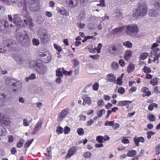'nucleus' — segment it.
I'll use <instances>...</instances> for the list:
<instances>
[{"label":"nucleus","mask_w":160,"mask_h":160,"mask_svg":"<svg viewBox=\"0 0 160 160\" xmlns=\"http://www.w3.org/2000/svg\"><path fill=\"white\" fill-rule=\"evenodd\" d=\"M124 27H121L115 28L112 30V32L113 33H117L120 32L122 31L124 29Z\"/></svg>","instance_id":"22"},{"label":"nucleus","mask_w":160,"mask_h":160,"mask_svg":"<svg viewBox=\"0 0 160 160\" xmlns=\"http://www.w3.org/2000/svg\"><path fill=\"white\" fill-rule=\"evenodd\" d=\"M138 28L136 25H129L126 27V32L129 35L133 36L136 35L138 32Z\"/></svg>","instance_id":"6"},{"label":"nucleus","mask_w":160,"mask_h":160,"mask_svg":"<svg viewBox=\"0 0 160 160\" xmlns=\"http://www.w3.org/2000/svg\"><path fill=\"white\" fill-rule=\"evenodd\" d=\"M8 142L9 143H12L14 141V138L12 135H9L8 137Z\"/></svg>","instance_id":"61"},{"label":"nucleus","mask_w":160,"mask_h":160,"mask_svg":"<svg viewBox=\"0 0 160 160\" xmlns=\"http://www.w3.org/2000/svg\"><path fill=\"white\" fill-rule=\"evenodd\" d=\"M119 63L120 65L122 67H123L125 65V62L123 59H120L119 61Z\"/></svg>","instance_id":"59"},{"label":"nucleus","mask_w":160,"mask_h":160,"mask_svg":"<svg viewBox=\"0 0 160 160\" xmlns=\"http://www.w3.org/2000/svg\"><path fill=\"white\" fill-rule=\"evenodd\" d=\"M38 57L40 61L44 63H48L50 62L52 58V55L48 52H40Z\"/></svg>","instance_id":"4"},{"label":"nucleus","mask_w":160,"mask_h":160,"mask_svg":"<svg viewBox=\"0 0 160 160\" xmlns=\"http://www.w3.org/2000/svg\"><path fill=\"white\" fill-rule=\"evenodd\" d=\"M134 143L137 147H139L140 145L139 142L143 143L145 142V139L143 137H135L133 138Z\"/></svg>","instance_id":"12"},{"label":"nucleus","mask_w":160,"mask_h":160,"mask_svg":"<svg viewBox=\"0 0 160 160\" xmlns=\"http://www.w3.org/2000/svg\"><path fill=\"white\" fill-rule=\"evenodd\" d=\"M123 74H122L120 77H119L116 80V83L117 85H121L122 84L123 82L122 81V76Z\"/></svg>","instance_id":"28"},{"label":"nucleus","mask_w":160,"mask_h":160,"mask_svg":"<svg viewBox=\"0 0 160 160\" xmlns=\"http://www.w3.org/2000/svg\"><path fill=\"white\" fill-rule=\"evenodd\" d=\"M57 10L60 14L63 15L68 16L69 15V12L64 8H57Z\"/></svg>","instance_id":"20"},{"label":"nucleus","mask_w":160,"mask_h":160,"mask_svg":"<svg viewBox=\"0 0 160 160\" xmlns=\"http://www.w3.org/2000/svg\"><path fill=\"white\" fill-rule=\"evenodd\" d=\"M148 55L147 53H143L141 54L139 58L141 59L144 60L146 59Z\"/></svg>","instance_id":"35"},{"label":"nucleus","mask_w":160,"mask_h":160,"mask_svg":"<svg viewBox=\"0 0 160 160\" xmlns=\"http://www.w3.org/2000/svg\"><path fill=\"white\" fill-rule=\"evenodd\" d=\"M13 22L18 28L21 27L23 26V23L21 19L18 17H14L13 19Z\"/></svg>","instance_id":"11"},{"label":"nucleus","mask_w":160,"mask_h":160,"mask_svg":"<svg viewBox=\"0 0 160 160\" xmlns=\"http://www.w3.org/2000/svg\"><path fill=\"white\" fill-rule=\"evenodd\" d=\"M39 37L41 40L44 42H47L49 40L48 35L46 33H42L39 35Z\"/></svg>","instance_id":"16"},{"label":"nucleus","mask_w":160,"mask_h":160,"mask_svg":"<svg viewBox=\"0 0 160 160\" xmlns=\"http://www.w3.org/2000/svg\"><path fill=\"white\" fill-rule=\"evenodd\" d=\"M18 5L19 7H22L23 10L26 12V14L25 15L26 19H24L23 21L26 25H28L30 28H32L34 26V24L27 10V7H28L30 11L33 12L38 11L40 8L39 0H29L28 2L27 0H23L21 1L18 2Z\"/></svg>","instance_id":"1"},{"label":"nucleus","mask_w":160,"mask_h":160,"mask_svg":"<svg viewBox=\"0 0 160 160\" xmlns=\"http://www.w3.org/2000/svg\"><path fill=\"white\" fill-rule=\"evenodd\" d=\"M0 122L5 126H8L10 124V121L9 119L2 116L0 119Z\"/></svg>","instance_id":"19"},{"label":"nucleus","mask_w":160,"mask_h":160,"mask_svg":"<svg viewBox=\"0 0 160 160\" xmlns=\"http://www.w3.org/2000/svg\"><path fill=\"white\" fill-rule=\"evenodd\" d=\"M111 49L110 50L113 51H118L119 50L120 45L119 44H116L114 45H112L110 48Z\"/></svg>","instance_id":"24"},{"label":"nucleus","mask_w":160,"mask_h":160,"mask_svg":"<svg viewBox=\"0 0 160 160\" xmlns=\"http://www.w3.org/2000/svg\"><path fill=\"white\" fill-rule=\"evenodd\" d=\"M158 106V105L157 104L155 103H152L149 104L148 107V109L149 111H152L154 107L157 108Z\"/></svg>","instance_id":"30"},{"label":"nucleus","mask_w":160,"mask_h":160,"mask_svg":"<svg viewBox=\"0 0 160 160\" xmlns=\"http://www.w3.org/2000/svg\"><path fill=\"white\" fill-rule=\"evenodd\" d=\"M24 142V140L23 139H20L19 142L17 144V147L18 148H21Z\"/></svg>","instance_id":"39"},{"label":"nucleus","mask_w":160,"mask_h":160,"mask_svg":"<svg viewBox=\"0 0 160 160\" xmlns=\"http://www.w3.org/2000/svg\"><path fill=\"white\" fill-rule=\"evenodd\" d=\"M68 113V109L66 108L62 110L59 113L58 116L57 117V121L58 122H60L63 120V118L65 117L66 115Z\"/></svg>","instance_id":"9"},{"label":"nucleus","mask_w":160,"mask_h":160,"mask_svg":"<svg viewBox=\"0 0 160 160\" xmlns=\"http://www.w3.org/2000/svg\"><path fill=\"white\" fill-rule=\"evenodd\" d=\"M88 27L89 29H93L94 28L95 26L93 23H89L88 24Z\"/></svg>","instance_id":"64"},{"label":"nucleus","mask_w":160,"mask_h":160,"mask_svg":"<svg viewBox=\"0 0 160 160\" xmlns=\"http://www.w3.org/2000/svg\"><path fill=\"white\" fill-rule=\"evenodd\" d=\"M70 131V129L69 127L67 126L65 127L64 130V132L65 134H68L69 133Z\"/></svg>","instance_id":"52"},{"label":"nucleus","mask_w":160,"mask_h":160,"mask_svg":"<svg viewBox=\"0 0 160 160\" xmlns=\"http://www.w3.org/2000/svg\"><path fill=\"white\" fill-rule=\"evenodd\" d=\"M92 154L90 152H85L83 155V156L85 158H90L91 157Z\"/></svg>","instance_id":"37"},{"label":"nucleus","mask_w":160,"mask_h":160,"mask_svg":"<svg viewBox=\"0 0 160 160\" xmlns=\"http://www.w3.org/2000/svg\"><path fill=\"white\" fill-rule=\"evenodd\" d=\"M24 35L19 34L16 35V37L17 40L20 43L22 44L23 42H26L29 39V36L25 31Z\"/></svg>","instance_id":"7"},{"label":"nucleus","mask_w":160,"mask_h":160,"mask_svg":"<svg viewBox=\"0 0 160 160\" xmlns=\"http://www.w3.org/2000/svg\"><path fill=\"white\" fill-rule=\"evenodd\" d=\"M114 123V121H107L105 122L104 124L106 126H113Z\"/></svg>","instance_id":"41"},{"label":"nucleus","mask_w":160,"mask_h":160,"mask_svg":"<svg viewBox=\"0 0 160 160\" xmlns=\"http://www.w3.org/2000/svg\"><path fill=\"white\" fill-rule=\"evenodd\" d=\"M30 121L28 122V121L27 119H24L23 120V125L25 127H27L29 126V122Z\"/></svg>","instance_id":"56"},{"label":"nucleus","mask_w":160,"mask_h":160,"mask_svg":"<svg viewBox=\"0 0 160 160\" xmlns=\"http://www.w3.org/2000/svg\"><path fill=\"white\" fill-rule=\"evenodd\" d=\"M118 91V92L120 94H123L124 93L125 90L123 88L121 87L119 88Z\"/></svg>","instance_id":"55"},{"label":"nucleus","mask_w":160,"mask_h":160,"mask_svg":"<svg viewBox=\"0 0 160 160\" xmlns=\"http://www.w3.org/2000/svg\"><path fill=\"white\" fill-rule=\"evenodd\" d=\"M43 121L42 120L38 121L35 125L33 131L32 132V134L35 135L41 128Z\"/></svg>","instance_id":"10"},{"label":"nucleus","mask_w":160,"mask_h":160,"mask_svg":"<svg viewBox=\"0 0 160 160\" xmlns=\"http://www.w3.org/2000/svg\"><path fill=\"white\" fill-rule=\"evenodd\" d=\"M32 42L34 45L36 46H38L39 44V40L35 38H34L32 40Z\"/></svg>","instance_id":"53"},{"label":"nucleus","mask_w":160,"mask_h":160,"mask_svg":"<svg viewBox=\"0 0 160 160\" xmlns=\"http://www.w3.org/2000/svg\"><path fill=\"white\" fill-rule=\"evenodd\" d=\"M147 11V8L145 3H139L134 11L132 15L136 18L138 17H142L146 15Z\"/></svg>","instance_id":"2"},{"label":"nucleus","mask_w":160,"mask_h":160,"mask_svg":"<svg viewBox=\"0 0 160 160\" xmlns=\"http://www.w3.org/2000/svg\"><path fill=\"white\" fill-rule=\"evenodd\" d=\"M103 137L102 136H98L96 138V140L98 141V142L102 143L103 142Z\"/></svg>","instance_id":"49"},{"label":"nucleus","mask_w":160,"mask_h":160,"mask_svg":"<svg viewBox=\"0 0 160 160\" xmlns=\"http://www.w3.org/2000/svg\"><path fill=\"white\" fill-rule=\"evenodd\" d=\"M73 63V68H75L79 64V62L77 59H75L72 61Z\"/></svg>","instance_id":"44"},{"label":"nucleus","mask_w":160,"mask_h":160,"mask_svg":"<svg viewBox=\"0 0 160 160\" xmlns=\"http://www.w3.org/2000/svg\"><path fill=\"white\" fill-rule=\"evenodd\" d=\"M63 128L60 126H58L57 128L56 132L58 134L62 133L63 132Z\"/></svg>","instance_id":"40"},{"label":"nucleus","mask_w":160,"mask_h":160,"mask_svg":"<svg viewBox=\"0 0 160 160\" xmlns=\"http://www.w3.org/2000/svg\"><path fill=\"white\" fill-rule=\"evenodd\" d=\"M33 67L34 69L39 74H44L47 71V68L46 65L41 63L38 62L37 61L32 62Z\"/></svg>","instance_id":"3"},{"label":"nucleus","mask_w":160,"mask_h":160,"mask_svg":"<svg viewBox=\"0 0 160 160\" xmlns=\"http://www.w3.org/2000/svg\"><path fill=\"white\" fill-rule=\"evenodd\" d=\"M33 140L34 139H32L26 142L24 145V148H26L28 147L33 142Z\"/></svg>","instance_id":"38"},{"label":"nucleus","mask_w":160,"mask_h":160,"mask_svg":"<svg viewBox=\"0 0 160 160\" xmlns=\"http://www.w3.org/2000/svg\"><path fill=\"white\" fill-rule=\"evenodd\" d=\"M134 65L132 62H130L127 68V72L130 73L135 69Z\"/></svg>","instance_id":"21"},{"label":"nucleus","mask_w":160,"mask_h":160,"mask_svg":"<svg viewBox=\"0 0 160 160\" xmlns=\"http://www.w3.org/2000/svg\"><path fill=\"white\" fill-rule=\"evenodd\" d=\"M36 78V75L34 73L32 74L29 77H27L25 79L26 81H28L29 80L31 79L32 80Z\"/></svg>","instance_id":"43"},{"label":"nucleus","mask_w":160,"mask_h":160,"mask_svg":"<svg viewBox=\"0 0 160 160\" xmlns=\"http://www.w3.org/2000/svg\"><path fill=\"white\" fill-rule=\"evenodd\" d=\"M148 119L150 122H154L156 121L155 116L153 114H150L147 116Z\"/></svg>","instance_id":"26"},{"label":"nucleus","mask_w":160,"mask_h":160,"mask_svg":"<svg viewBox=\"0 0 160 160\" xmlns=\"http://www.w3.org/2000/svg\"><path fill=\"white\" fill-rule=\"evenodd\" d=\"M94 121L93 120L91 119L89 120L86 123V125L87 126H90L94 122Z\"/></svg>","instance_id":"63"},{"label":"nucleus","mask_w":160,"mask_h":160,"mask_svg":"<svg viewBox=\"0 0 160 160\" xmlns=\"http://www.w3.org/2000/svg\"><path fill=\"white\" fill-rule=\"evenodd\" d=\"M137 154V152L135 150L128 151L127 153V156L128 157H133Z\"/></svg>","instance_id":"23"},{"label":"nucleus","mask_w":160,"mask_h":160,"mask_svg":"<svg viewBox=\"0 0 160 160\" xmlns=\"http://www.w3.org/2000/svg\"><path fill=\"white\" fill-rule=\"evenodd\" d=\"M7 42H8V43L7 44V47H10L11 48V51H13V48L14 47V46L15 45H14L13 43L12 42V41H11V40H10L9 39H8L7 40Z\"/></svg>","instance_id":"25"},{"label":"nucleus","mask_w":160,"mask_h":160,"mask_svg":"<svg viewBox=\"0 0 160 160\" xmlns=\"http://www.w3.org/2000/svg\"><path fill=\"white\" fill-rule=\"evenodd\" d=\"M157 78H156L152 79L150 82V83L153 86H155L158 83Z\"/></svg>","instance_id":"36"},{"label":"nucleus","mask_w":160,"mask_h":160,"mask_svg":"<svg viewBox=\"0 0 160 160\" xmlns=\"http://www.w3.org/2000/svg\"><path fill=\"white\" fill-rule=\"evenodd\" d=\"M143 71L146 73H149L151 72V68L147 67V66H145L142 69Z\"/></svg>","instance_id":"29"},{"label":"nucleus","mask_w":160,"mask_h":160,"mask_svg":"<svg viewBox=\"0 0 160 160\" xmlns=\"http://www.w3.org/2000/svg\"><path fill=\"white\" fill-rule=\"evenodd\" d=\"M72 71L71 70H70L68 72L65 70H63V74L66 76H70L71 75L72 73Z\"/></svg>","instance_id":"48"},{"label":"nucleus","mask_w":160,"mask_h":160,"mask_svg":"<svg viewBox=\"0 0 160 160\" xmlns=\"http://www.w3.org/2000/svg\"><path fill=\"white\" fill-rule=\"evenodd\" d=\"M141 92L143 93L142 94L143 97L145 96L149 97L151 94V92L149 90V89L146 87H142L141 89Z\"/></svg>","instance_id":"17"},{"label":"nucleus","mask_w":160,"mask_h":160,"mask_svg":"<svg viewBox=\"0 0 160 160\" xmlns=\"http://www.w3.org/2000/svg\"><path fill=\"white\" fill-rule=\"evenodd\" d=\"M92 45H89L86 48H88V49L89 50V52L91 53H93L97 52V50L96 48H92Z\"/></svg>","instance_id":"27"},{"label":"nucleus","mask_w":160,"mask_h":160,"mask_svg":"<svg viewBox=\"0 0 160 160\" xmlns=\"http://www.w3.org/2000/svg\"><path fill=\"white\" fill-rule=\"evenodd\" d=\"M104 104L103 101L102 99L98 100L97 102V104L98 106H103Z\"/></svg>","instance_id":"60"},{"label":"nucleus","mask_w":160,"mask_h":160,"mask_svg":"<svg viewBox=\"0 0 160 160\" xmlns=\"http://www.w3.org/2000/svg\"><path fill=\"white\" fill-rule=\"evenodd\" d=\"M85 16V12L84 11H82L78 15V21L81 20Z\"/></svg>","instance_id":"34"},{"label":"nucleus","mask_w":160,"mask_h":160,"mask_svg":"<svg viewBox=\"0 0 160 160\" xmlns=\"http://www.w3.org/2000/svg\"><path fill=\"white\" fill-rule=\"evenodd\" d=\"M123 45L124 46H125L128 48H131L132 45V43L129 41H125L123 43Z\"/></svg>","instance_id":"33"},{"label":"nucleus","mask_w":160,"mask_h":160,"mask_svg":"<svg viewBox=\"0 0 160 160\" xmlns=\"http://www.w3.org/2000/svg\"><path fill=\"white\" fill-rule=\"evenodd\" d=\"M105 110L104 109H102L97 112V114L99 117H102L103 114L105 113Z\"/></svg>","instance_id":"47"},{"label":"nucleus","mask_w":160,"mask_h":160,"mask_svg":"<svg viewBox=\"0 0 160 160\" xmlns=\"http://www.w3.org/2000/svg\"><path fill=\"white\" fill-rule=\"evenodd\" d=\"M132 54V52L130 50H127L125 52L124 58L126 61H128L131 58Z\"/></svg>","instance_id":"18"},{"label":"nucleus","mask_w":160,"mask_h":160,"mask_svg":"<svg viewBox=\"0 0 160 160\" xmlns=\"http://www.w3.org/2000/svg\"><path fill=\"white\" fill-rule=\"evenodd\" d=\"M100 55L97 54H95L94 55H90L89 56L92 59L94 60H96L98 59Z\"/></svg>","instance_id":"58"},{"label":"nucleus","mask_w":160,"mask_h":160,"mask_svg":"<svg viewBox=\"0 0 160 160\" xmlns=\"http://www.w3.org/2000/svg\"><path fill=\"white\" fill-rule=\"evenodd\" d=\"M122 142L124 144H127L129 143V141L128 139L124 138L122 140Z\"/></svg>","instance_id":"62"},{"label":"nucleus","mask_w":160,"mask_h":160,"mask_svg":"<svg viewBox=\"0 0 160 160\" xmlns=\"http://www.w3.org/2000/svg\"><path fill=\"white\" fill-rule=\"evenodd\" d=\"M106 80L114 84L116 83V78L115 76L113 74L110 73L108 74L106 76Z\"/></svg>","instance_id":"14"},{"label":"nucleus","mask_w":160,"mask_h":160,"mask_svg":"<svg viewBox=\"0 0 160 160\" xmlns=\"http://www.w3.org/2000/svg\"><path fill=\"white\" fill-rule=\"evenodd\" d=\"M102 46V45L101 43H99L97 48L96 49L97 50V52L98 53H100L101 51V49Z\"/></svg>","instance_id":"57"},{"label":"nucleus","mask_w":160,"mask_h":160,"mask_svg":"<svg viewBox=\"0 0 160 160\" xmlns=\"http://www.w3.org/2000/svg\"><path fill=\"white\" fill-rule=\"evenodd\" d=\"M77 132L79 135H82L84 133L83 129L82 128H80L77 130Z\"/></svg>","instance_id":"50"},{"label":"nucleus","mask_w":160,"mask_h":160,"mask_svg":"<svg viewBox=\"0 0 160 160\" xmlns=\"http://www.w3.org/2000/svg\"><path fill=\"white\" fill-rule=\"evenodd\" d=\"M77 148L73 146L70 148L68 152L67 155L65 156V160L70 158L73 156L76 152Z\"/></svg>","instance_id":"8"},{"label":"nucleus","mask_w":160,"mask_h":160,"mask_svg":"<svg viewBox=\"0 0 160 160\" xmlns=\"http://www.w3.org/2000/svg\"><path fill=\"white\" fill-rule=\"evenodd\" d=\"M77 25L78 27L81 29H83L85 26V24L84 23L81 22L77 23Z\"/></svg>","instance_id":"54"},{"label":"nucleus","mask_w":160,"mask_h":160,"mask_svg":"<svg viewBox=\"0 0 160 160\" xmlns=\"http://www.w3.org/2000/svg\"><path fill=\"white\" fill-rule=\"evenodd\" d=\"M54 47L55 49L59 52H60L62 50L61 47L59 45L56 44H54Z\"/></svg>","instance_id":"46"},{"label":"nucleus","mask_w":160,"mask_h":160,"mask_svg":"<svg viewBox=\"0 0 160 160\" xmlns=\"http://www.w3.org/2000/svg\"><path fill=\"white\" fill-rule=\"evenodd\" d=\"M99 83L97 82H96L92 86V89L94 91H98L99 88Z\"/></svg>","instance_id":"45"},{"label":"nucleus","mask_w":160,"mask_h":160,"mask_svg":"<svg viewBox=\"0 0 160 160\" xmlns=\"http://www.w3.org/2000/svg\"><path fill=\"white\" fill-rule=\"evenodd\" d=\"M100 3L97 4V6H100L102 7H104L105 6V0H100L99 1Z\"/></svg>","instance_id":"51"},{"label":"nucleus","mask_w":160,"mask_h":160,"mask_svg":"<svg viewBox=\"0 0 160 160\" xmlns=\"http://www.w3.org/2000/svg\"><path fill=\"white\" fill-rule=\"evenodd\" d=\"M56 75L59 78L63 77V70L62 72L59 69H57L56 71Z\"/></svg>","instance_id":"31"},{"label":"nucleus","mask_w":160,"mask_h":160,"mask_svg":"<svg viewBox=\"0 0 160 160\" xmlns=\"http://www.w3.org/2000/svg\"><path fill=\"white\" fill-rule=\"evenodd\" d=\"M132 102V101H127L123 100L119 102L118 103V104L117 105L118 106L123 107L126 106V108L129 109V104Z\"/></svg>","instance_id":"15"},{"label":"nucleus","mask_w":160,"mask_h":160,"mask_svg":"<svg viewBox=\"0 0 160 160\" xmlns=\"http://www.w3.org/2000/svg\"><path fill=\"white\" fill-rule=\"evenodd\" d=\"M159 46L158 43H154L151 47L152 51L151 53L154 55V59L153 61L155 62L157 60H158V58L160 57V49L157 48Z\"/></svg>","instance_id":"5"},{"label":"nucleus","mask_w":160,"mask_h":160,"mask_svg":"<svg viewBox=\"0 0 160 160\" xmlns=\"http://www.w3.org/2000/svg\"><path fill=\"white\" fill-rule=\"evenodd\" d=\"M82 99L83 101L82 105L85 106L86 104L90 105L91 104L92 101L89 97L87 95H84L82 97Z\"/></svg>","instance_id":"13"},{"label":"nucleus","mask_w":160,"mask_h":160,"mask_svg":"<svg viewBox=\"0 0 160 160\" xmlns=\"http://www.w3.org/2000/svg\"><path fill=\"white\" fill-rule=\"evenodd\" d=\"M111 67L113 69L117 70L119 66L117 63L113 62L112 63Z\"/></svg>","instance_id":"42"},{"label":"nucleus","mask_w":160,"mask_h":160,"mask_svg":"<svg viewBox=\"0 0 160 160\" xmlns=\"http://www.w3.org/2000/svg\"><path fill=\"white\" fill-rule=\"evenodd\" d=\"M147 134V138L148 139H149L151 138V137L154 135L156 132H153L152 131H150L147 132H146Z\"/></svg>","instance_id":"32"}]
</instances>
